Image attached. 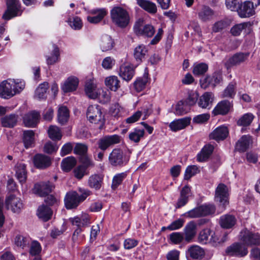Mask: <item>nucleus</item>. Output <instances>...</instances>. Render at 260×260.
I'll use <instances>...</instances> for the list:
<instances>
[{
	"instance_id": "obj_1",
	"label": "nucleus",
	"mask_w": 260,
	"mask_h": 260,
	"mask_svg": "<svg viewBox=\"0 0 260 260\" xmlns=\"http://www.w3.org/2000/svg\"><path fill=\"white\" fill-rule=\"evenodd\" d=\"M79 195L76 191H71L67 193L64 198L66 207L68 209L76 208L91 194V191L84 188H79Z\"/></svg>"
},
{
	"instance_id": "obj_2",
	"label": "nucleus",
	"mask_w": 260,
	"mask_h": 260,
	"mask_svg": "<svg viewBox=\"0 0 260 260\" xmlns=\"http://www.w3.org/2000/svg\"><path fill=\"white\" fill-rule=\"evenodd\" d=\"M130 154L129 151L124 152L120 148H114L109 154V162L112 166L122 167L128 162Z\"/></svg>"
},
{
	"instance_id": "obj_3",
	"label": "nucleus",
	"mask_w": 260,
	"mask_h": 260,
	"mask_svg": "<svg viewBox=\"0 0 260 260\" xmlns=\"http://www.w3.org/2000/svg\"><path fill=\"white\" fill-rule=\"evenodd\" d=\"M112 20L120 27H126L129 23V17L127 12L120 7H115L110 11Z\"/></svg>"
},
{
	"instance_id": "obj_4",
	"label": "nucleus",
	"mask_w": 260,
	"mask_h": 260,
	"mask_svg": "<svg viewBox=\"0 0 260 260\" xmlns=\"http://www.w3.org/2000/svg\"><path fill=\"white\" fill-rule=\"evenodd\" d=\"M215 211L213 205L205 204L187 211L184 215L190 218H196L212 214Z\"/></svg>"
},
{
	"instance_id": "obj_5",
	"label": "nucleus",
	"mask_w": 260,
	"mask_h": 260,
	"mask_svg": "<svg viewBox=\"0 0 260 260\" xmlns=\"http://www.w3.org/2000/svg\"><path fill=\"white\" fill-rule=\"evenodd\" d=\"M239 239L246 247L260 245V234L247 229H244L240 232Z\"/></svg>"
},
{
	"instance_id": "obj_6",
	"label": "nucleus",
	"mask_w": 260,
	"mask_h": 260,
	"mask_svg": "<svg viewBox=\"0 0 260 260\" xmlns=\"http://www.w3.org/2000/svg\"><path fill=\"white\" fill-rule=\"evenodd\" d=\"M214 200L218 203L221 210H224L229 204V189L223 183H220L217 186L215 191Z\"/></svg>"
},
{
	"instance_id": "obj_7",
	"label": "nucleus",
	"mask_w": 260,
	"mask_h": 260,
	"mask_svg": "<svg viewBox=\"0 0 260 260\" xmlns=\"http://www.w3.org/2000/svg\"><path fill=\"white\" fill-rule=\"evenodd\" d=\"M225 252L230 256L243 257L247 255L248 250L243 243L235 242L227 247Z\"/></svg>"
},
{
	"instance_id": "obj_8",
	"label": "nucleus",
	"mask_w": 260,
	"mask_h": 260,
	"mask_svg": "<svg viewBox=\"0 0 260 260\" xmlns=\"http://www.w3.org/2000/svg\"><path fill=\"white\" fill-rule=\"evenodd\" d=\"M7 10L2 17L5 20H10L21 14L19 0H7Z\"/></svg>"
},
{
	"instance_id": "obj_9",
	"label": "nucleus",
	"mask_w": 260,
	"mask_h": 260,
	"mask_svg": "<svg viewBox=\"0 0 260 260\" xmlns=\"http://www.w3.org/2000/svg\"><path fill=\"white\" fill-rule=\"evenodd\" d=\"M222 80L221 73L220 72H215L212 75H208L202 78L200 82L201 87L205 89L209 87H215Z\"/></svg>"
},
{
	"instance_id": "obj_10",
	"label": "nucleus",
	"mask_w": 260,
	"mask_h": 260,
	"mask_svg": "<svg viewBox=\"0 0 260 260\" xmlns=\"http://www.w3.org/2000/svg\"><path fill=\"white\" fill-rule=\"evenodd\" d=\"M249 56L248 52H238L230 57L224 62V66L229 70L233 67H237L244 63Z\"/></svg>"
},
{
	"instance_id": "obj_11",
	"label": "nucleus",
	"mask_w": 260,
	"mask_h": 260,
	"mask_svg": "<svg viewBox=\"0 0 260 260\" xmlns=\"http://www.w3.org/2000/svg\"><path fill=\"white\" fill-rule=\"evenodd\" d=\"M86 115L88 119L91 123H98L104 120L101 107L98 105L89 106L87 110Z\"/></svg>"
},
{
	"instance_id": "obj_12",
	"label": "nucleus",
	"mask_w": 260,
	"mask_h": 260,
	"mask_svg": "<svg viewBox=\"0 0 260 260\" xmlns=\"http://www.w3.org/2000/svg\"><path fill=\"white\" fill-rule=\"evenodd\" d=\"M5 205L7 209L16 213L20 212L23 207L21 199L14 194H10L6 198Z\"/></svg>"
},
{
	"instance_id": "obj_13",
	"label": "nucleus",
	"mask_w": 260,
	"mask_h": 260,
	"mask_svg": "<svg viewBox=\"0 0 260 260\" xmlns=\"http://www.w3.org/2000/svg\"><path fill=\"white\" fill-rule=\"evenodd\" d=\"M120 137L117 135L106 136L99 140L97 142L98 148L102 151H105L111 146L120 143Z\"/></svg>"
},
{
	"instance_id": "obj_14",
	"label": "nucleus",
	"mask_w": 260,
	"mask_h": 260,
	"mask_svg": "<svg viewBox=\"0 0 260 260\" xmlns=\"http://www.w3.org/2000/svg\"><path fill=\"white\" fill-rule=\"evenodd\" d=\"M13 85L14 81L10 79L2 81L0 84V97L9 99L15 95Z\"/></svg>"
},
{
	"instance_id": "obj_15",
	"label": "nucleus",
	"mask_w": 260,
	"mask_h": 260,
	"mask_svg": "<svg viewBox=\"0 0 260 260\" xmlns=\"http://www.w3.org/2000/svg\"><path fill=\"white\" fill-rule=\"evenodd\" d=\"M134 29L137 35L151 38L155 33V29L151 24L141 25L140 22H137L134 26Z\"/></svg>"
},
{
	"instance_id": "obj_16",
	"label": "nucleus",
	"mask_w": 260,
	"mask_h": 260,
	"mask_svg": "<svg viewBox=\"0 0 260 260\" xmlns=\"http://www.w3.org/2000/svg\"><path fill=\"white\" fill-rule=\"evenodd\" d=\"M236 11L241 18L249 17L254 13L253 3L249 1L241 3L238 6Z\"/></svg>"
},
{
	"instance_id": "obj_17",
	"label": "nucleus",
	"mask_w": 260,
	"mask_h": 260,
	"mask_svg": "<svg viewBox=\"0 0 260 260\" xmlns=\"http://www.w3.org/2000/svg\"><path fill=\"white\" fill-rule=\"evenodd\" d=\"M252 25L253 22L250 21L238 23L231 28L230 32L234 36H240L242 31L248 34L252 31Z\"/></svg>"
},
{
	"instance_id": "obj_18",
	"label": "nucleus",
	"mask_w": 260,
	"mask_h": 260,
	"mask_svg": "<svg viewBox=\"0 0 260 260\" xmlns=\"http://www.w3.org/2000/svg\"><path fill=\"white\" fill-rule=\"evenodd\" d=\"M34 166L39 169H45L51 164V158L43 154H37L33 158Z\"/></svg>"
},
{
	"instance_id": "obj_19",
	"label": "nucleus",
	"mask_w": 260,
	"mask_h": 260,
	"mask_svg": "<svg viewBox=\"0 0 260 260\" xmlns=\"http://www.w3.org/2000/svg\"><path fill=\"white\" fill-rule=\"evenodd\" d=\"M231 102L228 100H223L219 102L212 111L214 115H224L228 114L232 108Z\"/></svg>"
},
{
	"instance_id": "obj_20",
	"label": "nucleus",
	"mask_w": 260,
	"mask_h": 260,
	"mask_svg": "<svg viewBox=\"0 0 260 260\" xmlns=\"http://www.w3.org/2000/svg\"><path fill=\"white\" fill-rule=\"evenodd\" d=\"M54 188V185L50 182H42L35 184L34 192L41 197H44L51 192Z\"/></svg>"
},
{
	"instance_id": "obj_21",
	"label": "nucleus",
	"mask_w": 260,
	"mask_h": 260,
	"mask_svg": "<svg viewBox=\"0 0 260 260\" xmlns=\"http://www.w3.org/2000/svg\"><path fill=\"white\" fill-rule=\"evenodd\" d=\"M205 254L204 249L197 245L189 246L186 251V255L193 259H201Z\"/></svg>"
},
{
	"instance_id": "obj_22",
	"label": "nucleus",
	"mask_w": 260,
	"mask_h": 260,
	"mask_svg": "<svg viewBox=\"0 0 260 260\" xmlns=\"http://www.w3.org/2000/svg\"><path fill=\"white\" fill-rule=\"evenodd\" d=\"M104 176L101 174H93L91 175L88 179V186L96 190L101 189L103 184Z\"/></svg>"
},
{
	"instance_id": "obj_23",
	"label": "nucleus",
	"mask_w": 260,
	"mask_h": 260,
	"mask_svg": "<svg viewBox=\"0 0 260 260\" xmlns=\"http://www.w3.org/2000/svg\"><path fill=\"white\" fill-rule=\"evenodd\" d=\"M190 117H184L178 119L171 122L169 124V127L173 132H177L185 128L190 123Z\"/></svg>"
},
{
	"instance_id": "obj_24",
	"label": "nucleus",
	"mask_w": 260,
	"mask_h": 260,
	"mask_svg": "<svg viewBox=\"0 0 260 260\" xmlns=\"http://www.w3.org/2000/svg\"><path fill=\"white\" fill-rule=\"evenodd\" d=\"M147 53L148 49L143 44L139 45L134 49L133 55L137 65L140 64L145 58Z\"/></svg>"
},
{
	"instance_id": "obj_25",
	"label": "nucleus",
	"mask_w": 260,
	"mask_h": 260,
	"mask_svg": "<svg viewBox=\"0 0 260 260\" xmlns=\"http://www.w3.org/2000/svg\"><path fill=\"white\" fill-rule=\"evenodd\" d=\"M184 233L185 241L190 242L197 234L196 223L193 221L187 223L184 229Z\"/></svg>"
},
{
	"instance_id": "obj_26",
	"label": "nucleus",
	"mask_w": 260,
	"mask_h": 260,
	"mask_svg": "<svg viewBox=\"0 0 260 260\" xmlns=\"http://www.w3.org/2000/svg\"><path fill=\"white\" fill-rule=\"evenodd\" d=\"M79 84V80L75 76L69 77L61 86L64 92H69L75 90Z\"/></svg>"
},
{
	"instance_id": "obj_27",
	"label": "nucleus",
	"mask_w": 260,
	"mask_h": 260,
	"mask_svg": "<svg viewBox=\"0 0 260 260\" xmlns=\"http://www.w3.org/2000/svg\"><path fill=\"white\" fill-rule=\"evenodd\" d=\"M40 114L36 111H31L23 117V122L27 127H35L38 123Z\"/></svg>"
},
{
	"instance_id": "obj_28",
	"label": "nucleus",
	"mask_w": 260,
	"mask_h": 260,
	"mask_svg": "<svg viewBox=\"0 0 260 260\" xmlns=\"http://www.w3.org/2000/svg\"><path fill=\"white\" fill-rule=\"evenodd\" d=\"M199 18L203 22L211 20L214 15V12L209 7L203 6L198 12Z\"/></svg>"
},
{
	"instance_id": "obj_29",
	"label": "nucleus",
	"mask_w": 260,
	"mask_h": 260,
	"mask_svg": "<svg viewBox=\"0 0 260 260\" xmlns=\"http://www.w3.org/2000/svg\"><path fill=\"white\" fill-rule=\"evenodd\" d=\"M229 134V131L226 126H221L217 127L210 135L211 139L217 141L225 139Z\"/></svg>"
},
{
	"instance_id": "obj_30",
	"label": "nucleus",
	"mask_w": 260,
	"mask_h": 260,
	"mask_svg": "<svg viewBox=\"0 0 260 260\" xmlns=\"http://www.w3.org/2000/svg\"><path fill=\"white\" fill-rule=\"evenodd\" d=\"M213 100V94L211 92H206L200 97L198 104L202 108L210 109Z\"/></svg>"
},
{
	"instance_id": "obj_31",
	"label": "nucleus",
	"mask_w": 260,
	"mask_h": 260,
	"mask_svg": "<svg viewBox=\"0 0 260 260\" xmlns=\"http://www.w3.org/2000/svg\"><path fill=\"white\" fill-rule=\"evenodd\" d=\"M114 45V41L111 36L105 35L101 37L100 47L103 52H106L112 50Z\"/></svg>"
},
{
	"instance_id": "obj_32",
	"label": "nucleus",
	"mask_w": 260,
	"mask_h": 260,
	"mask_svg": "<svg viewBox=\"0 0 260 260\" xmlns=\"http://www.w3.org/2000/svg\"><path fill=\"white\" fill-rule=\"evenodd\" d=\"M99 89L93 80H89L87 81L85 86L86 94L90 99H95L98 96Z\"/></svg>"
},
{
	"instance_id": "obj_33",
	"label": "nucleus",
	"mask_w": 260,
	"mask_h": 260,
	"mask_svg": "<svg viewBox=\"0 0 260 260\" xmlns=\"http://www.w3.org/2000/svg\"><path fill=\"white\" fill-rule=\"evenodd\" d=\"M251 141L249 135H243L236 143L235 148L239 152H245L249 148Z\"/></svg>"
},
{
	"instance_id": "obj_34",
	"label": "nucleus",
	"mask_w": 260,
	"mask_h": 260,
	"mask_svg": "<svg viewBox=\"0 0 260 260\" xmlns=\"http://www.w3.org/2000/svg\"><path fill=\"white\" fill-rule=\"evenodd\" d=\"M70 220L72 223L77 227L87 226L90 223V217L87 214H82L80 216L75 217Z\"/></svg>"
},
{
	"instance_id": "obj_35",
	"label": "nucleus",
	"mask_w": 260,
	"mask_h": 260,
	"mask_svg": "<svg viewBox=\"0 0 260 260\" xmlns=\"http://www.w3.org/2000/svg\"><path fill=\"white\" fill-rule=\"evenodd\" d=\"M214 147L212 145L208 144L204 146L197 155V160L199 162L206 161L213 152Z\"/></svg>"
},
{
	"instance_id": "obj_36",
	"label": "nucleus",
	"mask_w": 260,
	"mask_h": 260,
	"mask_svg": "<svg viewBox=\"0 0 260 260\" xmlns=\"http://www.w3.org/2000/svg\"><path fill=\"white\" fill-rule=\"evenodd\" d=\"M135 75L134 69L129 66H121L120 68L119 75L123 80L129 81Z\"/></svg>"
},
{
	"instance_id": "obj_37",
	"label": "nucleus",
	"mask_w": 260,
	"mask_h": 260,
	"mask_svg": "<svg viewBox=\"0 0 260 260\" xmlns=\"http://www.w3.org/2000/svg\"><path fill=\"white\" fill-rule=\"evenodd\" d=\"M236 222V218L232 215H224L220 218V225L224 229H228L232 228L235 224Z\"/></svg>"
},
{
	"instance_id": "obj_38",
	"label": "nucleus",
	"mask_w": 260,
	"mask_h": 260,
	"mask_svg": "<svg viewBox=\"0 0 260 260\" xmlns=\"http://www.w3.org/2000/svg\"><path fill=\"white\" fill-rule=\"evenodd\" d=\"M106 86L111 90L116 91L120 87V81L116 76H110L105 79Z\"/></svg>"
},
{
	"instance_id": "obj_39",
	"label": "nucleus",
	"mask_w": 260,
	"mask_h": 260,
	"mask_svg": "<svg viewBox=\"0 0 260 260\" xmlns=\"http://www.w3.org/2000/svg\"><path fill=\"white\" fill-rule=\"evenodd\" d=\"M148 81V73H144L142 77L136 79L133 83L134 87L137 92H139L142 91L146 86Z\"/></svg>"
},
{
	"instance_id": "obj_40",
	"label": "nucleus",
	"mask_w": 260,
	"mask_h": 260,
	"mask_svg": "<svg viewBox=\"0 0 260 260\" xmlns=\"http://www.w3.org/2000/svg\"><path fill=\"white\" fill-rule=\"evenodd\" d=\"M23 142L24 147L27 149L32 147L35 144V133L32 130L23 132Z\"/></svg>"
},
{
	"instance_id": "obj_41",
	"label": "nucleus",
	"mask_w": 260,
	"mask_h": 260,
	"mask_svg": "<svg viewBox=\"0 0 260 260\" xmlns=\"http://www.w3.org/2000/svg\"><path fill=\"white\" fill-rule=\"evenodd\" d=\"M37 215L39 218L44 221H47L51 218L52 211L49 207L43 205L38 208Z\"/></svg>"
},
{
	"instance_id": "obj_42",
	"label": "nucleus",
	"mask_w": 260,
	"mask_h": 260,
	"mask_svg": "<svg viewBox=\"0 0 260 260\" xmlns=\"http://www.w3.org/2000/svg\"><path fill=\"white\" fill-rule=\"evenodd\" d=\"M137 4L143 9L150 14H155L157 12V7L155 3L147 0H137Z\"/></svg>"
},
{
	"instance_id": "obj_43",
	"label": "nucleus",
	"mask_w": 260,
	"mask_h": 260,
	"mask_svg": "<svg viewBox=\"0 0 260 260\" xmlns=\"http://www.w3.org/2000/svg\"><path fill=\"white\" fill-rule=\"evenodd\" d=\"M76 163V159L74 156H68L62 159L61 167L63 171L68 172L74 167Z\"/></svg>"
},
{
	"instance_id": "obj_44",
	"label": "nucleus",
	"mask_w": 260,
	"mask_h": 260,
	"mask_svg": "<svg viewBox=\"0 0 260 260\" xmlns=\"http://www.w3.org/2000/svg\"><path fill=\"white\" fill-rule=\"evenodd\" d=\"M16 176L21 183L25 182L27 175L26 166L23 164H17L16 167Z\"/></svg>"
},
{
	"instance_id": "obj_45",
	"label": "nucleus",
	"mask_w": 260,
	"mask_h": 260,
	"mask_svg": "<svg viewBox=\"0 0 260 260\" xmlns=\"http://www.w3.org/2000/svg\"><path fill=\"white\" fill-rule=\"evenodd\" d=\"M69 118V111L66 106H60L57 113L58 121L61 124H65Z\"/></svg>"
},
{
	"instance_id": "obj_46",
	"label": "nucleus",
	"mask_w": 260,
	"mask_h": 260,
	"mask_svg": "<svg viewBox=\"0 0 260 260\" xmlns=\"http://www.w3.org/2000/svg\"><path fill=\"white\" fill-rule=\"evenodd\" d=\"M48 87V83L47 82L40 84L36 90L35 98L39 100L45 99L47 97L46 93Z\"/></svg>"
},
{
	"instance_id": "obj_47",
	"label": "nucleus",
	"mask_w": 260,
	"mask_h": 260,
	"mask_svg": "<svg viewBox=\"0 0 260 260\" xmlns=\"http://www.w3.org/2000/svg\"><path fill=\"white\" fill-rule=\"evenodd\" d=\"M18 116L16 114H10L1 119L2 124L4 127H13L17 121Z\"/></svg>"
},
{
	"instance_id": "obj_48",
	"label": "nucleus",
	"mask_w": 260,
	"mask_h": 260,
	"mask_svg": "<svg viewBox=\"0 0 260 260\" xmlns=\"http://www.w3.org/2000/svg\"><path fill=\"white\" fill-rule=\"evenodd\" d=\"M49 137L53 141L60 140L62 138L60 129L56 126L51 125L48 130Z\"/></svg>"
},
{
	"instance_id": "obj_49",
	"label": "nucleus",
	"mask_w": 260,
	"mask_h": 260,
	"mask_svg": "<svg viewBox=\"0 0 260 260\" xmlns=\"http://www.w3.org/2000/svg\"><path fill=\"white\" fill-rule=\"evenodd\" d=\"M144 129L135 128L129 133L128 138L133 142L138 143L144 137Z\"/></svg>"
},
{
	"instance_id": "obj_50",
	"label": "nucleus",
	"mask_w": 260,
	"mask_h": 260,
	"mask_svg": "<svg viewBox=\"0 0 260 260\" xmlns=\"http://www.w3.org/2000/svg\"><path fill=\"white\" fill-rule=\"evenodd\" d=\"M190 108L183 101H179L176 105L175 113L177 115H182L187 113Z\"/></svg>"
},
{
	"instance_id": "obj_51",
	"label": "nucleus",
	"mask_w": 260,
	"mask_h": 260,
	"mask_svg": "<svg viewBox=\"0 0 260 260\" xmlns=\"http://www.w3.org/2000/svg\"><path fill=\"white\" fill-rule=\"evenodd\" d=\"M53 50L51 56L46 57V62L48 65H52L57 62L59 58V50L55 45H53Z\"/></svg>"
},
{
	"instance_id": "obj_52",
	"label": "nucleus",
	"mask_w": 260,
	"mask_h": 260,
	"mask_svg": "<svg viewBox=\"0 0 260 260\" xmlns=\"http://www.w3.org/2000/svg\"><path fill=\"white\" fill-rule=\"evenodd\" d=\"M254 116L251 113L244 114L237 121V124L240 126H247L250 124Z\"/></svg>"
},
{
	"instance_id": "obj_53",
	"label": "nucleus",
	"mask_w": 260,
	"mask_h": 260,
	"mask_svg": "<svg viewBox=\"0 0 260 260\" xmlns=\"http://www.w3.org/2000/svg\"><path fill=\"white\" fill-rule=\"evenodd\" d=\"M208 69V65L205 63L194 64L192 72L196 76H200L205 74L207 71Z\"/></svg>"
},
{
	"instance_id": "obj_54",
	"label": "nucleus",
	"mask_w": 260,
	"mask_h": 260,
	"mask_svg": "<svg viewBox=\"0 0 260 260\" xmlns=\"http://www.w3.org/2000/svg\"><path fill=\"white\" fill-rule=\"evenodd\" d=\"M30 242V238L22 235H17L15 238V244L22 248L27 246Z\"/></svg>"
},
{
	"instance_id": "obj_55",
	"label": "nucleus",
	"mask_w": 260,
	"mask_h": 260,
	"mask_svg": "<svg viewBox=\"0 0 260 260\" xmlns=\"http://www.w3.org/2000/svg\"><path fill=\"white\" fill-rule=\"evenodd\" d=\"M199 172H200V170L197 166H189L186 168L185 171L184 179L185 180H188Z\"/></svg>"
},
{
	"instance_id": "obj_56",
	"label": "nucleus",
	"mask_w": 260,
	"mask_h": 260,
	"mask_svg": "<svg viewBox=\"0 0 260 260\" xmlns=\"http://www.w3.org/2000/svg\"><path fill=\"white\" fill-rule=\"evenodd\" d=\"M75 154L80 156L86 155L88 151V146L85 144L76 143L73 149Z\"/></svg>"
},
{
	"instance_id": "obj_57",
	"label": "nucleus",
	"mask_w": 260,
	"mask_h": 260,
	"mask_svg": "<svg viewBox=\"0 0 260 260\" xmlns=\"http://www.w3.org/2000/svg\"><path fill=\"white\" fill-rule=\"evenodd\" d=\"M211 235V231L209 229L202 230L199 235V242L202 244H207L209 241V237Z\"/></svg>"
},
{
	"instance_id": "obj_58",
	"label": "nucleus",
	"mask_w": 260,
	"mask_h": 260,
	"mask_svg": "<svg viewBox=\"0 0 260 260\" xmlns=\"http://www.w3.org/2000/svg\"><path fill=\"white\" fill-rule=\"evenodd\" d=\"M235 94V84L233 83H230L223 90L222 97L233 98Z\"/></svg>"
},
{
	"instance_id": "obj_59",
	"label": "nucleus",
	"mask_w": 260,
	"mask_h": 260,
	"mask_svg": "<svg viewBox=\"0 0 260 260\" xmlns=\"http://www.w3.org/2000/svg\"><path fill=\"white\" fill-rule=\"evenodd\" d=\"M68 23L70 26L75 30H79L83 26L81 18L77 16L69 19Z\"/></svg>"
},
{
	"instance_id": "obj_60",
	"label": "nucleus",
	"mask_w": 260,
	"mask_h": 260,
	"mask_svg": "<svg viewBox=\"0 0 260 260\" xmlns=\"http://www.w3.org/2000/svg\"><path fill=\"white\" fill-rule=\"evenodd\" d=\"M125 173H121L115 175L113 178L112 187L113 189L116 188L126 177Z\"/></svg>"
},
{
	"instance_id": "obj_61",
	"label": "nucleus",
	"mask_w": 260,
	"mask_h": 260,
	"mask_svg": "<svg viewBox=\"0 0 260 260\" xmlns=\"http://www.w3.org/2000/svg\"><path fill=\"white\" fill-rule=\"evenodd\" d=\"M42 247L40 244L37 241L31 242L29 249V253L32 256L38 255L41 251Z\"/></svg>"
},
{
	"instance_id": "obj_62",
	"label": "nucleus",
	"mask_w": 260,
	"mask_h": 260,
	"mask_svg": "<svg viewBox=\"0 0 260 260\" xmlns=\"http://www.w3.org/2000/svg\"><path fill=\"white\" fill-rule=\"evenodd\" d=\"M183 239L184 236L182 233L174 232L170 235V240L175 244L180 243Z\"/></svg>"
},
{
	"instance_id": "obj_63",
	"label": "nucleus",
	"mask_w": 260,
	"mask_h": 260,
	"mask_svg": "<svg viewBox=\"0 0 260 260\" xmlns=\"http://www.w3.org/2000/svg\"><path fill=\"white\" fill-rule=\"evenodd\" d=\"M184 223V219L181 218L178 219L173 221L170 224L167 226V230L170 231L178 230L183 226Z\"/></svg>"
},
{
	"instance_id": "obj_64",
	"label": "nucleus",
	"mask_w": 260,
	"mask_h": 260,
	"mask_svg": "<svg viewBox=\"0 0 260 260\" xmlns=\"http://www.w3.org/2000/svg\"><path fill=\"white\" fill-rule=\"evenodd\" d=\"M115 63V59L110 56H108L103 59L102 66V67L106 70H110L113 68Z\"/></svg>"
}]
</instances>
